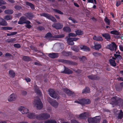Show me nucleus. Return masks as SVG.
<instances>
[{
  "label": "nucleus",
  "instance_id": "f03ea898",
  "mask_svg": "<svg viewBox=\"0 0 123 123\" xmlns=\"http://www.w3.org/2000/svg\"><path fill=\"white\" fill-rule=\"evenodd\" d=\"M74 103L79 104L82 105H85L90 104L91 101L89 99L83 98L78 99V100L75 101Z\"/></svg>",
  "mask_w": 123,
  "mask_h": 123
},
{
  "label": "nucleus",
  "instance_id": "a211bd4d",
  "mask_svg": "<svg viewBox=\"0 0 123 123\" xmlns=\"http://www.w3.org/2000/svg\"><path fill=\"white\" fill-rule=\"evenodd\" d=\"M63 91L65 93L70 96H72L74 94L73 92L66 88L63 89Z\"/></svg>",
  "mask_w": 123,
  "mask_h": 123
},
{
  "label": "nucleus",
  "instance_id": "0e129e2a",
  "mask_svg": "<svg viewBox=\"0 0 123 123\" xmlns=\"http://www.w3.org/2000/svg\"><path fill=\"white\" fill-rule=\"evenodd\" d=\"M71 123H80L77 122L76 120L74 119H73L71 120Z\"/></svg>",
  "mask_w": 123,
  "mask_h": 123
},
{
  "label": "nucleus",
  "instance_id": "1a4fd4ad",
  "mask_svg": "<svg viewBox=\"0 0 123 123\" xmlns=\"http://www.w3.org/2000/svg\"><path fill=\"white\" fill-rule=\"evenodd\" d=\"M49 91L50 96L52 98L56 99L57 97V94L55 91L53 89H49Z\"/></svg>",
  "mask_w": 123,
  "mask_h": 123
},
{
  "label": "nucleus",
  "instance_id": "4468645a",
  "mask_svg": "<svg viewBox=\"0 0 123 123\" xmlns=\"http://www.w3.org/2000/svg\"><path fill=\"white\" fill-rule=\"evenodd\" d=\"M88 78L92 80H98L100 79V77L99 76L95 75H92L88 76Z\"/></svg>",
  "mask_w": 123,
  "mask_h": 123
},
{
  "label": "nucleus",
  "instance_id": "774afa93",
  "mask_svg": "<svg viewBox=\"0 0 123 123\" xmlns=\"http://www.w3.org/2000/svg\"><path fill=\"white\" fill-rule=\"evenodd\" d=\"M119 49L122 51H123V47L121 45H120L119 46Z\"/></svg>",
  "mask_w": 123,
  "mask_h": 123
},
{
  "label": "nucleus",
  "instance_id": "393cba45",
  "mask_svg": "<svg viewBox=\"0 0 123 123\" xmlns=\"http://www.w3.org/2000/svg\"><path fill=\"white\" fill-rule=\"evenodd\" d=\"M94 49L95 50H99L101 48L102 46L100 44L97 43H94Z\"/></svg>",
  "mask_w": 123,
  "mask_h": 123
},
{
  "label": "nucleus",
  "instance_id": "2f4dec72",
  "mask_svg": "<svg viewBox=\"0 0 123 123\" xmlns=\"http://www.w3.org/2000/svg\"><path fill=\"white\" fill-rule=\"evenodd\" d=\"M23 59L25 61H29L31 60V59L30 57L25 56H23Z\"/></svg>",
  "mask_w": 123,
  "mask_h": 123
},
{
  "label": "nucleus",
  "instance_id": "6e6d98bb",
  "mask_svg": "<svg viewBox=\"0 0 123 123\" xmlns=\"http://www.w3.org/2000/svg\"><path fill=\"white\" fill-rule=\"evenodd\" d=\"M17 10H19L21 8V7L19 5H16L14 7Z\"/></svg>",
  "mask_w": 123,
  "mask_h": 123
},
{
  "label": "nucleus",
  "instance_id": "cd10ccee",
  "mask_svg": "<svg viewBox=\"0 0 123 123\" xmlns=\"http://www.w3.org/2000/svg\"><path fill=\"white\" fill-rule=\"evenodd\" d=\"M62 54L65 56H71L72 55V53L70 52H66L64 51L62 52Z\"/></svg>",
  "mask_w": 123,
  "mask_h": 123
},
{
  "label": "nucleus",
  "instance_id": "bf43d9fd",
  "mask_svg": "<svg viewBox=\"0 0 123 123\" xmlns=\"http://www.w3.org/2000/svg\"><path fill=\"white\" fill-rule=\"evenodd\" d=\"M6 3V2L2 0H0V6H1L2 5L5 4Z\"/></svg>",
  "mask_w": 123,
  "mask_h": 123
},
{
  "label": "nucleus",
  "instance_id": "f8f14e48",
  "mask_svg": "<svg viewBox=\"0 0 123 123\" xmlns=\"http://www.w3.org/2000/svg\"><path fill=\"white\" fill-rule=\"evenodd\" d=\"M52 26L56 29H62L63 27V25L60 23H55L52 25Z\"/></svg>",
  "mask_w": 123,
  "mask_h": 123
},
{
  "label": "nucleus",
  "instance_id": "de8ad7c7",
  "mask_svg": "<svg viewBox=\"0 0 123 123\" xmlns=\"http://www.w3.org/2000/svg\"><path fill=\"white\" fill-rule=\"evenodd\" d=\"M104 21L108 25H110V20L108 19L107 17H106L104 19Z\"/></svg>",
  "mask_w": 123,
  "mask_h": 123
},
{
  "label": "nucleus",
  "instance_id": "13d9d810",
  "mask_svg": "<svg viewBox=\"0 0 123 123\" xmlns=\"http://www.w3.org/2000/svg\"><path fill=\"white\" fill-rule=\"evenodd\" d=\"M37 29L39 31H42L45 29L44 28L43 26H40L38 27Z\"/></svg>",
  "mask_w": 123,
  "mask_h": 123
},
{
  "label": "nucleus",
  "instance_id": "ea45409f",
  "mask_svg": "<svg viewBox=\"0 0 123 123\" xmlns=\"http://www.w3.org/2000/svg\"><path fill=\"white\" fill-rule=\"evenodd\" d=\"M110 33L112 34L118 35H119L120 34L119 32L116 30L112 31H111Z\"/></svg>",
  "mask_w": 123,
  "mask_h": 123
},
{
  "label": "nucleus",
  "instance_id": "4be33fe9",
  "mask_svg": "<svg viewBox=\"0 0 123 123\" xmlns=\"http://www.w3.org/2000/svg\"><path fill=\"white\" fill-rule=\"evenodd\" d=\"M80 48L81 49L84 51L89 52L90 51V49L88 47L85 45H81Z\"/></svg>",
  "mask_w": 123,
  "mask_h": 123
},
{
  "label": "nucleus",
  "instance_id": "680f3d73",
  "mask_svg": "<svg viewBox=\"0 0 123 123\" xmlns=\"http://www.w3.org/2000/svg\"><path fill=\"white\" fill-rule=\"evenodd\" d=\"M25 27L27 28L30 29L31 28L32 26L30 24H26L25 25Z\"/></svg>",
  "mask_w": 123,
  "mask_h": 123
},
{
  "label": "nucleus",
  "instance_id": "c756f323",
  "mask_svg": "<svg viewBox=\"0 0 123 123\" xmlns=\"http://www.w3.org/2000/svg\"><path fill=\"white\" fill-rule=\"evenodd\" d=\"M34 91L38 95L41 96V95L42 92L38 87H37L35 88Z\"/></svg>",
  "mask_w": 123,
  "mask_h": 123
},
{
  "label": "nucleus",
  "instance_id": "aec40b11",
  "mask_svg": "<svg viewBox=\"0 0 123 123\" xmlns=\"http://www.w3.org/2000/svg\"><path fill=\"white\" fill-rule=\"evenodd\" d=\"M26 19V18L25 16H22L20 18L18 22L19 24H24L25 21Z\"/></svg>",
  "mask_w": 123,
  "mask_h": 123
},
{
  "label": "nucleus",
  "instance_id": "7ed1b4c3",
  "mask_svg": "<svg viewBox=\"0 0 123 123\" xmlns=\"http://www.w3.org/2000/svg\"><path fill=\"white\" fill-rule=\"evenodd\" d=\"M50 115L47 113H42L38 115L37 117V119L38 120H44L49 118Z\"/></svg>",
  "mask_w": 123,
  "mask_h": 123
},
{
  "label": "nucleus",
  "instance_id": "39448f33",
  "mask_svg": "<svg viewBox=\"0 0 123 123\" xmlns=\"http://www.w3.org/2000/svg\"><path fill=\"white\" fill-rule=\"evenodd\" d=\"M40 15L41 16L44 17L53 22H56L57 21L56 20L55 17L49 14L43 13L40 14Z\"/></svg>",
  "mask_w": 123,
  "mask_h": 123
},
{
  "label": "nucleus",
  "instance_id": "ddd939ff",
  "mask_svg": "<svg viewBox=\"0 0 123 123\" xmlns=\"http://www.w3.org/2000/svg\"><path fill=\"white\" fill-rule=\"evenodd\" d=\"M64 70L61 72V73H62L67 74H71L73 73V71L68 68L64 66Z\"/></svg>",
  "mask_w": 123,
  "mask_h": 123
},
{
  "label": "nucleus",
  "instance_id": "09e8293b",
  "mask_svg": "<svg viewBox=\"0 0 123 123\" xmlns=\"http://www.w3.org/2000/svg\"><path fill=\"white\" fill-rule=\"evenodd\" d=\"M79 59L80 61L84 62L86 60V58L85 56H83L81 57H79Z\"/></svg>",
  "mask_w": 123,
  "mask_h": 123
},
{
  "label": "nucleus",
  "instance_id": "8fccbe9b",
  "mask_svg": "<svg viewBox=\"0 0 123 123\" xmlns=\"http://www.w3.org/2000/svg\"><path fill=\"white\" fill-rule=\"evenodd\" d=\"M64 36L63 34L58 35L54 36V37L55 38H61L63 37Z\"/></svg>",
  "mask_w": 123,
  "mask_h": 123
},
{
  "label": "nucleus",
  "instance_id": "f257e3e1",
  "mask_svg": "<svg viewBox=\"0 0 123 123\" xmlns=\"http://www.w3.org/2000/svg\"><path fill=\"white\" fill-rule=\"evenodd\" d=\"M110 104L113 107L117 105L122 106L123 105V100L120 98L115 96L111 98Z\"/></svg>",
  "mask_w": 123,
  "mask_h": 123
},
{
  "label": "nucleus",
  "instance_id": "79ce46f5",
  "mask_svg": "<svg viewBox=\"0 0 123 123\" xmlns=\"http://www.w3.org/2000/svg\"><path fill=\"white\" fill-rule=\"evenodd\" d=\"M44 123H56V122L55 120H49L45 122Z\"/></svg>",
  "mask_w": 123,
  "mask_h": 123
},
{
  "label": "nucleus",
  "instance_id": "423d86ee",
  "mask_svg": "<svg viewBox=\"0 0 123 123\" xmlns=\"http://www.w3.org/2000/svg\"><path fill=\"white\" fill-rule=\"evenodd\" d=\"M99 116H97L93 118L89 117L88 118V121L89 123H99L100 121V119L96 118V117Z\"/></svg>",
  "mask_w": 123,
  "mask_h": 123
},
{
  "label": "nucleus",
  "instance_id": "c85d7f7f",
  "mask_svg": "<svg viewBox=\"0 0 123 123\" xmlns=\"http://www.w3.org/2000/svg\"><path fill=\"white\" fill-rule=\"evenodd\" d=\"M120 112L118 113V119H121L123 118V112L122 110L119 111Z\"/></svg>",
  "mask_w": 123,
  "mask_h": 123
},
{
  "label": "nucleus",
  "instance_id": "20e7f679",
  "mask_svg": "<svg viewBox=\"0 0 123 123\" xmlns=\"http://www.w3.org/2000/svg\"><path fill=\"white\" fill-rule=\"evenodd\" d=\"M34 104L38 109L40 110L43 107V105L41 99L38 97L37 99H34Z\"/></svg>",
  "mask_w": 123,
  "mask_h": 123
},
{
  "label": "nucleus",
  "instance_id": "e433bc0d",
  "mask_svg": "<svg viewBox=\"0 0 123 123\" xmlns=\"http://www.w3.org/2000/svg\"><path fill=\"white\" fill-rule=\"evenodd\" d=\"M12 29V28L10 27H3L1 28V29L2 30H10Z\"/></svg>",
  "mask_w": 123,
  "mask_h": 123
},
{
  "label": "nucleus",
  "instance_id": "7c9ffc66",
  "mask_svg": "<svg viewBox=\"0 0 123 123\" xmlns=\"http://www.w3.org/2000/svg\"><path fill=\"white\" fill-rule=\"evenodd\" d=\"M26 5L27 6H29L32 10H34L35 9V7L34 5L29 2H25Z\"/></svg>",
  "mask_w": 123,
  "mask_h": 123
},
{
  "label": "nucleus",
  "instance_id": "49530a36",
  "mask_svg": "<svg viewBox=\"0 0 123 123\" xmlns=\"http://www.w3.org/2000/svg\"><path fill=\"white\" fill-rule=\"evenodd\" d=\"M45 37L46 38H51L52 37V35L50 32H49L46 34Z\"/></svg>",
  "mask_w": 123,
  "mask_h": 123
},
{
  "label": "nucleus",
  "instance_id": "a18cd8bd",
  "mask_svg": "<svg viewBox=\"0 0 123 123\" xmlns=\"http://www.w3.org/2000/svg\"><path fill=\"white\" fill-rule=\"evenodd\" d=\"M123 87L120 86H116V89L118 91H122Z\"/></svg>",
  "mask_w": 123,
  "mask_h": 123
},
{
  "label": "nucleus",
  "instance_id": "b1692460",
  "mask_svg": "<svg viewBox=\"0 0 123 123\" xmlns=\"http://www.w3.org/2000/svg\"><path fill=\"white\" fill-rule=\"evenodd\" d=\"M16 95L13 93L12 94L10 95L8 99L9 101H12L16 99Z\"/></svg>",
  "mask_w": 123,
  "mask_h": 123
},
{
  "label": "nucleus",
  "instance_id": "5fc2aeb1",
  "mask_svg": "<svg viewBox=\"0 0 123 123\" xmlns=\"http://www.w3.org/2000/svg\"><path fill=\"white\" fill-rule=\"evenodd\" d=\"M79 38L77 37L69 38V40L70 41H76Z\"/></svg>",
  "mask_w": 123,
  "mask_h": 123
},
{
  "label": "nucleus",
  "instance_id": "f3484780",
  "mask_svg": "<svg viewBox=\"0 0 123 123\" xmlns=\"http://www.w3.org/2000/svg\"><path fill=\"white\" fill-rule=\"evenodd\" d=\"M24 15L30 20L32 19L34 17L33 13L31 12L26 13Z\"/></svg>",
  "mask_w": 123,
  "mask_h": 123
},
{
  "label": "nucleus",
  "instance_id": "c03bdc74",
  "mask_svg": "<svg viewBox=\"0 0 123 123\" xmlns=\"http://www.w3.org/2000/svg\"><path fill=\"white\" fill-rule=\"evenodd\" d=\"M56 13H57L60 14H63V13L60 11L56 9H53V10Z\"/></svg>",
  "mask_w": 123,
  "mask_h": 123
},
{
  "label": "nucleus",
  "instance_id": "c9c22d12",
  "mask_svg": "<svg viewBox=\"0 0 123 123\" xmlns=\"http://www.w3.org/2000/svg\"><path fill=\"white\" fill-rule=\"evenodd\" d=\"M63 29L64 31L67 32H70L71 31V28L68 27H64Z\"/></svg>",
  "mask_w": 123,
  "mask_h": 123
},
{
  "label": "nucleus",
  "instance_id": "9b49d317",
  "mask_svg": "<svg viewBox=\"0 0 123 123\" xmlns=\"http://www.w3.org/2000/svg\"><path fill=\"white\" fill-rule=\"evenodd\" d=\"M49 102L51 105L53 107L57 108L58 105V103L55 100L51 98L49 101Z\"/></svg>",
  "mask_w": 123,
  "mask_h": 123
},
{
  "label": "nucleus",
  "instance_id": "3c124183",
  "mask_svg": "<svg viewBox=\"0 0 123 123\" xmlns=\"http://www.w3.org/2000/svg\"><path fill=\"white\" fill-rule=\"evenodd\" d=\"M16 39L15 38H12L10 39H8L7 40V42L12 43L13 42L16 40Z\"/></svg>",
  "mask_w": 123,
  "mask_h": 123
},
{
  "label": "nucleus",
  "instance_id": "473e14b6",
  "mask_svg": "<svg viewBox=\"0 0 123 123\" xmlns=\"http://www.w3.org/2000/svg\"><path fill=\"white\" fill-rule=\"evenodd\" d=\"M4 13L7 14H11L13 13V11L12 10H7L4 11Z\"/></svg>",
  "mask_w": 123,
  "mask_h": 123
},
{
  "label": "nucleus",
  "instance_id": "f704fd0d",
  "mask_svg": "<svg viewBox=\"0 0 123 123\" xmlns=\"http://www.w3.org/2000/svg\"><path fill=\"white\" fill-rule=\"evenodd\" d=\"M90 92V89L89 88L86 87L85 89H84L82 92V93H89Z\"/></svg>",
  "mask_w": 123,
  "mask_h": 123
},
{
  "label": "nucleus",
  "instance_id": "5701e85b",
  "mask_svg": "<svg viewBox=\"0 0 123 123\" xmlns=\"http://www.w3.org/2000/svg\"><path fill=\"white\" fill-rule=\"evenodd\" d=\"M7 25V22L4 19L0 18V25L6 26Z\"/></svg>",
  "mask_w": 123,
  "mask_h": 123
},
{
  "label": "nucleus",
  "instance_id": "603ef678",
  "mask_svg": "<svg viewBox=\"0 0 123 123\" xmlns=\"http://www.w3.org/2000/svg\"><path fill=\"white\" fill-rule=\"evenodd\" d=\"M93 55L95 56H98L101 55V53L98 52H94L92 53Z\"/></svg>",
  "mask_w": 123,
  "mask_h": 123
},
{
  "label": "nucleus",
  "instance_id": "e2e57ef3",
  "mask_svg": "<svg viewBox=\"0 0 123 123\" xmlns=\"http://www.w3.org/2000/svg\"><path fill=\"white\" fill-rule=\"evenodd\" d=\"M121 1H117L116 3V6L117 7H118L121 4Z\"/></svg>",
  "mask_w": 123,
  "mask_h": 123
},
{
  "label": "nucleus",
  "instance_id": "dca6fc26",
  "mask_svg": "<svg viewBox=\"0 0 123 123\" xmlns=\"http://www.w3.org/2000/svg\"><path fill=\"white\" fill-rule=\"evenodd\" d=\"M18 110L23 114H27L29 111V110L25 108L24 107L22 106L19 108Z\"/></svg>",
  "mask_w": 123,
  "mask_h": 123
},
{
  "label": "nucleus",
  "instance_id": "2eb2a0df",
  "mask_svg": "<svg viewBox=\"0 0 123 123\" xmlns=\"http://www.w3.org/2000/svg\"><path fill=\"white\" fill-rule=\"evenodd\" d=\"M38 116V115H35V113H29L27 115L28 117L32 119H37V117Z\"/></svg>",
  "mask_w": 123,
  "mask_h": 123
},
{
  "label": "nucleus",
  "instance_id": "0eeeda50",
  "mask_svg": "<svg viewBox=\"0 0 123 123\" xmlns=\"http://www.w3.org/2000/svg\"><path fill=\"white\" fill-rule=\"evenodd\" d=\"M106 47L107 49L112 51L114 50V48L115 50L117 49V46L114 42H112L111 44L107 45Z\"/></svg>",
  "mask_w": 123,
  "mask_h": 123
},
{
  "label": "nucleus",
  "instance_id": "338daca9",
  "mask_svg": "<svg viewBox=\"0 0 123 123\" xmlns=\"http://www.w3.org/2000/svg\"><path fill=\"white\" fill-rule=\"evenodd\" d=\"M5 56H6V57H7V56L10 57V56H12V55L10 53H6L5 54Z\"/></svg>",
  "mask_w": 123,
  "mask_h": 123
},
{
  "label": "nucleus",
  "instance_id": "72a5a7b5",
  "mask_svg": "<svg viewBox=\"0 0 123 123\" xmlns=\"http://www.w3.org/2000/svg\"><path fill=\"white\" fill-rule=\"evenodd\" d=\"M75 32L76 35H81L83 34V31L80 30H77L75 31Z\"/></svg>",
  "mask_w": 123,
  "mask_h": 123
},
{
  "label": "nucleus",
  "instance_id": "4c0bfd02",
  "mask_svg": "<svg viewBox=\"0 0 123 123\" xmlns=\"http://www.w3.org/2000/svg\"><path fill=\"white\" fill-rule=\"evenodd\" d=\"M72 50L75 52H78L79 50L78 47L74 45L71 47Z\"/></svg>",
  "mask_w": 123,
  "mask_h": 123
},
{
  "label": "nucleus",
  "instance_id": "69168bd1",
  "mask_svg": "<svg viewBox=\"0 0 123 123\" xmlns=\"http://www.w3.org/2000/svg\"><path fill=\"white\" fill-rule=\"evenodd\" d=\"M25 80L27 82H30L31 81V79L29 78H27L25 79Z\"/></svg>",
  "mask_w": 123,
  "mask_h": 123
},
{
  "label": "nucleus",
  "instance_id": "a878e982",
  "mask_svg": "<svg viewBox=\"0 0 123 123\" xmlns=\"http://www.w3.org/2000/svg\"><path fill=\"white\" fill-rule=\"evenodd\" d=\"M109 64L111 66L113 67H115L116 66V63L114 60L112 59H110L109 60Z\"/></svg>",
  "mask_w": 123,
  "mask_h": 123
},
{
  "label": "nucleus",
  "instance_id": "412c9836",
  "mask_svg": "<svg viewBox=\"0 0 123 123\" xmlns=\"http://www.w3.org/2000/svg\"><path fill=\"white\" fill-rule=\"evenodd\" d=\"M102 36L107 41H109L111 40V37L110 35L108 33H105L102 34Z\"/></svg>",
  "mask_w": 123,
  "mask_h": 123
},
{
  "label": "nucleus",
  "instance_id": "4d7b16f0",
  "mask_svg": "<svg viewBox=\"0 0 123 123\" xmlns=\"http://www.w3.org/2000/svg\"><path fill=\"white\" fill-rule=\"evenodd\" d=\"M14 46L15 47L17 48H19L20 47V45L19 43L15 44L14 45Z\"/></svg>",
  "mask_w": 123,
  "mask_h": 123
},
{
  "label": "nucleus",
  "instance_id": "37998d69",
  "mask_svg": "<svg viewBox=\"0 0 123 123\" xmlns=\"http://www.w3.org/2000/svg\"><path fill=\"white\" fill-rule=\"evenodd\" d=\"M4 18L7 20H11L12 18L11 15H7L5 16Z\"/></svg>",
  "mask_w": 123,
  "mask_h": 123
},
{
  "label": "nucleus",
  "instance_id": "58836bf2",
  "mask_svg": "<svg viewBox=\"0 0 123 123\" xmlns=\"http://www.w3.org/2000/svg\"><path fill=\"white\" fill-rule=\"evenodd\" d=\"M9 74L12 77L14 78L15 76V72L12 70H10L9 71Z\"/></svg>",
  "mask_w": 123,
  "mask_h": 123
},
{
  "label": "nucleus",
  "instance_id": "bb28decb",
  "mask_svg": "<svg viewBox=\"0 0 123 123\" xmlns=\"http://www.w3.org/2000/svg\"><path fill=\"white\" fill-rule=\"evenodd\" d=\"M93 39L97 41H101L103 40V39L102 37L99 36H94L93 37Z\"/></svg>",
  "mask_w": 123,
  "mask_h": 123
},
{
  "label": "nucleus",
  "instance_id": "052dcab7",
  "mask_svg": "<svg viewBox=\"0 0 123 123\" xmlns=\"http://www.w3.org/2000/svg\"><path fill=\"white\" fill-rule=\"evenodd\" d=\"M68 36L69 37H75L76 36V35L73 33H69L68 34Z\"/></svg>",
  "mask_w": 123,
  "mask_h": 123
},
{
  "label": "nucleus",
  "instance_id": "6ab92c4d",
  "mask_svg": "<svg viewBox=\"0 0 123 123\" xmlns=\"http://www.w3.org/2000/svg\"><path fill=\"white\" fill-rule=\"evenodd\" d=\"M48 56L52 58H57L58 56V54L57 53H49L48 55Z\"/></svg>",
  "mask_w": 123,
  "mask_h": 123
},
{
  "label": "nucleus",
  "instance_id": "9d476101",
  "mask_svg": "<svg viewBox=\"0 0 123 123\" xmlns=\"http://www.w3.org/2000/svg\"><path fill=\"white\" fill-rule=\"evenodd\" d=\"M89 114L87 112L83 113L79 115V117L80 118L83 119H86L87 118L90 117Z\"/></svg>",
  "mask_w": 123,
  "mask_h": 123
},
{
  "label": "nucleus",
  "instance_id": "864d4df0",
  "mask_svg": "<svg viewBox=\"0 0 123 123\" xmlns=\"http://www.w3.org/2000/svg\"><path fill=\"white\" fill-rule=\"evenodd\" d=\"M68 44L72 45L74 44V43L73 42V41L70 40H69V38L68 39Z\"/></svg>",
  "mask_w": 123,
  "mask_h": 123
},
{
  "label": "nucleus",
  "instance_id": "a19ab883",
  "mask_svg": "<svg viewBox=\"0 0 123 123\" xmlns=\"http://www.w3.org/2000/svg\"><path fill=\"white\" fill-rule=\"evenodd\" d=\"M114 57L116 58L117 59L120 60L122 59V57L120 55L114 54Z\"/></svg>",
  "mask_w": 123,
  "mask_h": 123
},
{
  "label": "nucleus",
  "instance_id": "6e6552de",
  "mask_svg": "<svg viewBox=\"0 0 123 123\" xmlns=\"http://www.w3.org/2000/svg\"><path fill=\"white\" fill-rule=\"evenodd\" d=\"M59 61L61 62L64 63L69 65H76L77 63L76 62H73L71 61H69L64 59H61L59 60Z\"/></svg>",
  "mask_w": 123,
  "mask_h": 123
}]
</instances>
